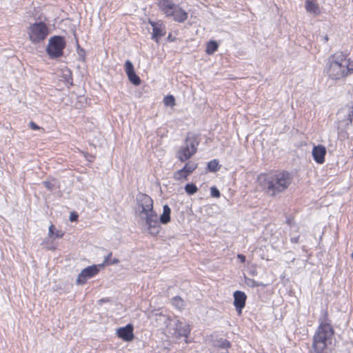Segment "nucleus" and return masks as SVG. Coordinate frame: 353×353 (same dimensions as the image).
Listing matches in <instances>:
<instances>
[{"label":"nucleus","instance_id":"1","mask_svg":"<svg viewBox=\"0 0 353 353\" xmlns=\"http://www.w3.org/2000/svg\"><path fill=\"white\" fill-rule=\"evenodd\" d=\"M153 205L154 201L150 196L145 194L137 195L135 213L138 223L150 235L157 236L160 233L161 227Z\"/></svg>","mask_w":353,"mask_h":353},{"label":"nucleus","instance_id":"2","mask_svg":"<svg viewBox=\"0 0 353 353\" xmlns=\"http://www.w3.org/2000/svg\"><path fill=\"white\" fill-rule=\"evenodd\" d=\"M292 180V176L287 172L262 174L258 177L260 185L270 196L285 192L291 184Z\"/></svg>","mask_w":353,"mask_h":353},{"label":"nucleus","instance_id":"3","mask_svg":"<svg viewBox=\"0 0 353 353\" xmlns=\"http://www.w3.org/2000/svg\"><path fill=\"white\" fill-rule=\"evenodd\" d=\"M326 72L332 80L343 79L353 72V61L347 53L336 52L329 57Z\"/></svg>","mask_w":353,"mask_h":353},{"label":"nucleus","instance_id":"4","mask_svg":"<svg viewBox=\"0 0 353 353\" xmlns=\"http://www.w3.org/2000/svg\"><path fill=\"white\" fill-rule=\"evenodd\" d=\"M335 341L334 332L327 322L319 324L312 341V348L316 353H330Z\"/></svg>","mask_w":353,"mask_h":353},{"label":"nucleus","instance_id":"5","mask_svg":"<svg viewBox=\"0 0 353 353\" xmlns=\"http://www.w3.org/2000/svg\"><path fill=\"white\" fill-rule=\"evenodd\" d=\"M27 34L32 43L39 44L47 38L49 30L45 23L35 22L28 27Z\"/></svg>","mask_w":353,"mask_h":353},{"label":"nucleus","instance_id":"6","mask_svg":"<svg viewBox=\"0 0 353 353\" xmlns=\"http://www.w3.org/2000/svg\"><path fill=\"white\" fill-rule=\"evenodd\" d=\"M165 323L168 334L176 338L187 336L190 332L189 325L180 321L177 318L167 317Z\"/></svg>","mask_w":353,"mask_h":353},{"label":"nucleus","instance_id":"7","mask_svg":"<svg viewBox=\"0 0 353 353\" xmlns=\"http://www.w3.org/2000/svg\"><path fill=\"white\" fill-rule=\"evenodd\" d=\"M65 41L61 37H54L49 40L46 51L51 58L59 57L63 54Z\"/></svg>","mask_w":353,"mask_h":353},{"label":"nucleus","instance_id":"8","mask_svg":"<svg viewBox=\"0 0 353 353\" xmlns=\"http://www.w3.org/2000/svg\"><path fill=\"white\" fill-rule=\"evenodd\" d=\"M196 152L195 144L192 140H186L184 145L181 146L176 153V157L182 162L189 159Z\"/></svg>","mask_w":353,"mask_h":353},{"label":"nucleus","instance_id":"9","mask_svg":"<svg viewBox=\"0 0 353 353\" xmlns=\"http://www.w3.org/2000/svg\"><path fill=\"white\" fill-rule=\"evenodd\" d=\"M338 117L341 119L340 123L345 126L347 127L351 124L353 117V104L347 105L341 108L338 112Z\"/></svg>","mask_w":353,"mask_h":353},{"label":"nucleus","instance_id":"10","mask_svg":"<svg viewBox=\"0 0 353 353\" xmlns=\"http://www.w3.org/2000/svg\"><path fill=\"white\" fill-rule=\"evenodd\" d=\"M99 272V268L97 265L88 266L81 270L77 279V283L83 285L86 283L87 280L93 277Z\"/></svg>","mask_w":353,"mask_h":353},{"label":"nucleus","instance_id":"11","mask_svg":"<svg viewBox=\"0 0 353 353\" xmlns=\"http://www.w3.org/2000/svg\"><path fill=\"white\" fill-rule=\"evenodd\" d=\"M117 336L126 342H130L134 339V327L132 324H128L116 330Z\"/></svg>","mask_w":353,"mask_h":353},{"label":"nucleus","instance_id":"12","mask_svg":"<svg viewBox=\"0 0 353 353\" xmlns=\"http://www.w3.org/2000/svg\"><path fill=\"white\" fill-rule=\"evenodd\" d=\"M149 23L152 27V39L159 42V39L166 33L165 25L160 21L157 22L149 21Z\"/></svg>","mask_w":353,"mask_h":353},{"label":"nucleus","instance_id":"13","mask_svg":"<svg viewBox=\"0 0 353 353\" xmlns=\"http://www.w3.org/2000/svg\"><path fill=\"white\" fill-rule=\"evenodd\" d=\"M326 154V148L323 145H314L312 149V155L314 160L319 164L325 162V156Z\"/></svg>","mask_w":353,"mask_h":353},{"label":"nucleus","instance_id":"14","mask_svg":"<svg viewBox=\"0 0 353 353\" xmlns=\"http://www.w3.org/2000/svg\"><path fill=\"white\" fill-rule=\"evenodd\" d=\"M166 17H172L176 21L183 22L187 19L188 14L178 5H175L171 10L170 14H168Z\"/></svg>","mask_w":353,"mask_h":353},{"label":"nucleus","instance_id":"15","mask_svg":"<svg viewBox=\"0 0 353 353\" xmlns=\"http://www.w3.org/2000/svg\"><path fill=\"white\" fill-rule=\"evenodd\" d=\"M247 296L243 292L236 291L234 293V305L239 314H241L242 309L245 307Z\"/></svg>","mask_w":353,"mask_h":353},{"label":"nucleus","instance_id":"16","mask_svg":"<svg viewBox=\"0 0 353 353\" xmlns=\"http://www.w3.org/2000/svg\"><path fill=\"white\" fill-rule=\"evenodd\" d=\"M172 0H159L158 6L165 16L170 14L171 10L175 6Z\"/></svg>","mask_w":353,"mask_h":353},{"label":"nucleus","instance_id":"17","mask_svg":"<svg viewBox=\"0 0 353 353\" xmlns=\"http://www.w3.org/2000/svg\"><path fill=\"white\" fill-rule=\"evenodd\" d=\"M305 10L307 12L314 15H319L321 10L316 0H305Z\"/></svg>","mask_w":353,"mask_h":353},{"label":"nucleus","instance_id":"18","mask_svg":"<svg viewBox=\"0 0 353 353\" xmlns=\"http://www.w3.org/2000/svg\"><path fill=\"white\" fill-rule=\"evenodd\" d=\"M171 209L168 205H164L163 207V213L160 216L159 222V224H168L170 221Z\"/></svg>","mask_w":353,"mask_h":353},{"label":"nucleus","instance_id":"19","mask_svg":"<svg viewBox=\"0 0 353 353\" xmlns=\"http://www.w3.org/2000/svg\"><path fill=\"white\" fill-rule=\"evenodd\" d=\"M64 234V232L61 230H57L55 226L51 224L48 230V236L52 239L56 238H61Z\"/></svg>","mask_w":353,"mask_h":353},{"label":"nucleus","instance_id":"20","mask_svg":"<svg viewBox=\"0 0 353 353\" xmlns=\"http://www.w3.org/2000/svg\"><path fill=\"white\" fill-rule=\"evenodd\" d=\"M172 305L179 310L184 308V301L180 296H175L171 299Z\"/></svg>","mask_w":353,"mask_h":353},{"label":"nucleus","instance_id":"21","mask_svg":"<svg viewBox=\"0 0 353 353\" xmlns=\"http://www.w3.org/2000/svg\"><path fill=\"white\" fill-rule=\"evenodd\" d=\"M244 281H245V283L250 288L265 286V285H264L263 283L257 282V281H254V279H250L246 276H244Z\"/></svg>","mask_w":353,"mask_h":353},{"label":"nucleus","instance_id":"22","mask_svg":"<svg viewBox=\"0 0 353 353\" xmlns=\"http://www.w3.org/2000/svg\"><path fill=\"white\" fill-rule=\"evenodd\" d=\"M218 49V43L214 41H210L208 43L205 52L208 54H212Z\"/></svg>","mask_w":353,"mask_h":353},{"label":"nucleus","instance_id":"23","mask_svg":"<svg viewBox=\"0 0 353 353\" xmlns=\"http://www.w3.org/2000/svg\"><path fill=\"white\" fill-rule=\"evenodd\" d=\"M129 81L134 85H139L141 83V79L139 76L137 75L135 72L127 75Z\"/></svg>","mask_w":353,"mask_h":353},{"label":"nucleus","instance_id":"24","mask_svg":"<svg viewBox=\"0 0 353 353\" xmlns=\"http://www.w3.org/2000/svg\"><path fill=\"white\" fill-rule=\"evenodd\" d=\"M173 178L177 181H182L188 179L184 172H183L181 169L174 173Z\"/></svg>","mask_w":353,"mask_h":353},{"label":"nucleus","instance_id":"25","mask_svg":"<svg viewBox=\"0 0 353 353\" xmlns=\"http://www.w3.org/2000/svg\"><path fill=\"white\" fill-rule=\"evenodd\" d=\"M185 190L187 194L192 195L198 191V188L194 183H188L185 186Z\"/></svg>","mask_w":353,"mask_h":353},{"label":"nucleus","instance_id":"26","mask_svg":"<svg viewBox=\"0 0 353 353\" xmlns=\"http://www.w3.org/2000/svg\"><path fill=\"white\" fill-rule=\"evenodd\" d=\"M219 161L216 159H214L210 161L208 164V168L211 172H216L219 170Z\"/></svg>","mask_w":353,"mask_h":353},{"label":"nucleus","instance_id":"27","mask_svg":"<svg viewBox=\"0 0 353 353\" xmlns=\"http://www.w3.org/2000/svg\"><path fill=\"white\" fill-rule=\"evenodd\" d=\"M43 184L47 189L52 190L57 187L58 183L57 180L52 179L50 181H44Z\"/></svg>","mask_w":353,"mask_h":353},{"label":"nucleus","instance_id":"28","mask_svg":"<svg viewBox=\"0 0 353 353\" xmlns=\"http://www.w3.org/2000/svg\"><path fill=\"white\" fill-rule=\"evenodd\" d=\"M163 102L166 106L174 107L175 105V99L172 95L165 97L163 99Z\"/></svg>","mask_w":353,"mask_h":353},{"label":"nucleus","instance_id":"29","mask_svg":"<svg viewBox=\"0 0 353 353\" xmlns=\"http://www.w3.org/2000/svg\"><path fill=\"white\" fill-rule=\"evenodd\" d=\"M125 71L127 75L134 72V66L130 60H127L125 63Z\"/></svg>","mask_w":353,"mask_h":353},{"label":"nucleus","instance_id":"30","mask_svg":"<svg viewBox=\"0 0 353 353\" xmlns=\"http://www.w3.org/2000/svg\"><path fill=\"white\" fill-rule=\"evenodd\" d=\"M216 345L221 348H228L230 345V343L226 339H221L217 341Z\"/></svg>","mask_w":353,"mask_h":353},{"label":"nucleus","instance_id":"31","mask_svg":"<svg viewBox=\"0 0 353 353\" xmlns=\"http://www.w3.org/2000/svg\"><path fill=\"white\" fill-rule=\"evenodd\" d=\"M196 163L189 162L187 163L183 168H184L185 170H188V172L192 173L196 168Z\"/></svg>","mask_w":353,"mask_h":353},{"label":"nucleus","instance_id":"32","mask_svg":"<svg viewBox=\"0 0 353 353\" xmlns=\"http://www.w3.org/2000/svg\"><path fill=\"white\" fill-rule=\"evenodd\" d=\"M211 196L213 197L219 198L220 196V192L216 187H212L210 188Z\"/></svg>","mask_w":353,"mask_h":353},{"label":"nucleus","instance_id":"33","mask_svg":"<svg viewBox=\"0 0 353 353\" xmlns=\"http://www.w3.org/2000/svg\"><path fill=\"white\" fill-rule=\"evenodd\" d=\"M63 77H64L65 80L69 81L71 79L70 71L68 69L65 68V69L63 70Z\"/></svg>","mask_w":353,"mask_h":353},{"label":"nucleus","instance_id":"34","mask_svg":"<svg viewBox=\"0 0 353 353\" xmlns=\"http://www.w3.org/2000/svg\"><path fill=\"white\" fill-rule=\"evenodd\" d=\"M29 125H30V128L33 130H39L40 128L33 121H31L29 123Z\"/></svg>","mask_w":353,"mask_h":353},{"label":"nucleus","instance_id":"35","mask_svg":"<svg viewBox=\"0 0 353 353\" xmlns=\"http://www.w3.org/2000/svg\"><path fill=\"white\" fill-rule=\"evenodd\" d=\"M77 218H78V215L74 212L71 213L70 214V220L71 221H75L77 220Z\"/></svg>","mask_w":353,"mask_h":353},{"label":"nucleus","instance_id":"36","mask_svg":"<svg viewBox=\"0 0 353 353\" xmlns=\"http://www.w3.org/2000/svg\"><path fill=\"white\" fill-rule=\"evenodd\" d=\"M249 274L252 276H256L257 275V270H256V268L250 270L249 271Z\"/></svg>","mask_w":353,"mask_h":353},{"label":"nucleus","instance_id":"37","mask_svg":"<svg viewBox=\"0 0 353 353\" xmlns=\"http://www.w3.org/2000/svg\"><path fill=\"white\" fill-rule=\"evenodd\" d=\"M237 257L238 259H240V261L242 262V263H244L245 261V256L241 254H239L237 255Z\"/></svg>","mask_w":353,"mask_h":353},{"label":"nucleus","instance_id":"38","mask_svg":"<svg viewBox=\"0 0 353 353\" xmlns=\"http://www.w3.org/2000/svg\"><path fill=\"white\" fill-rule=\"evenodd\" d=\"M181 170L184 172L187 177L191 174L190 172H188V170H185L184 168H182Z\"/></svg>","mask_w":353,"mask_h":353},{"label":"nucleus","instance_id":"39","mask_svg":"<svg viewBox=\"0 0 353 353\" xmlns=\"http://www.w3.org/2000/svg\"><path fill=\"white\" fill-rule=\"evenodd\" d=\"M292 241L294 242V243H297L298 242V239H297V238H294V239H292Z\"/></svg>","mask_w":353,"mask_h":353},{"label":"nucleus","instance_id":"40","mask_svg":"<svg viewBox=\"0 0 353 353\" xmlns=\"http://www.w3.org/2000/svg\"><path fill=\"white\" fill-rule=\"evenodd\" d=\"M119 263V260H118V259H114V260L112 261V263Z\"/></svg>","mask_w":353,"mask_h":353},{"label":"nucleus","instance_id":"41","mask_svg":"<svg viewBox=\"0 0 353 353\" xmlns=\"http://www.w3.org/2000/svg\"><path fill=\"white\" fill-rule=\"evenodd\" d=\"M325 39L326 41H327V39H327V37H325Z\"/></svg>","mask_w":353,"mask_h":353}]
</instances>
